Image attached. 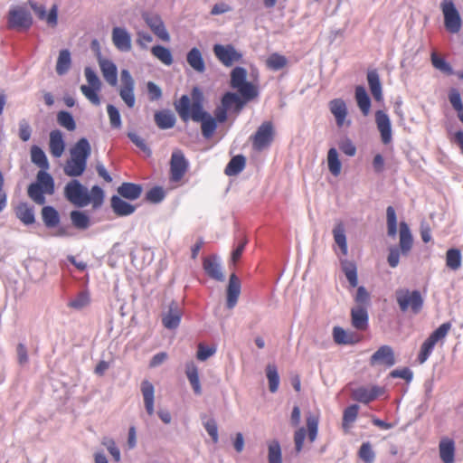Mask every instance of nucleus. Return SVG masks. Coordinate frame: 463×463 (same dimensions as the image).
I'll use <instances>...</instances> for the list:
<instances>
[{
	"label": "nucleus",
	"instance_id": "1",
	"mask_svg": "<svg viewBox=\"0 0 463 463\" xmlns=\"http://www.w3.org/2000/svg\"><path fill=\"white\" fill-rule=\"evenodd\" d=\"M340 264L342 271L344 272L350 288H357L356 293L354 296V299L357 304L356 306L366 307V305H368L370 301V294L364 286L358 287V275L356 264L354 261L349 260L347 259L341 260Z\"/></svg>",
	"mask_w": 463,
	"mask_h": 463
},
{
	"label": "nucleus",
	"instance_id": "2",
	"mask_svg": "<svg viewBox=\"0 0 463 463\" xmlns=\"http://www.w3.org/2000/svg\"><path fill=\"white\" fill-rule=\"evenodd\" d=\"M230 86L246 99H254L259 95L257 86L247 80V71L243 67H235L231 72Z\"/></svg>",
	"mask_w": 463,
	"mask_h": 463
},
{
	"label": "nucleus",
	"instance_id": "3",
	"mask_svg": "<svg viewBox=\"0 0 463 463\" xmlns=\"http://www.w3.org/2000/svg\"><path fill=\"white\" fill-rule=\"evenodd\" d=\"M400 250L396 247H392L389 250V255L387 258L388 264L392 268H396L400 261V254L407 255L412 247V235L409 225L405 222L400 223Z\"/></svg>",
	"mask_w": 463,
	"mask_h": 463
},
{
	"label": "nucleus",
	"instance_id": "4",
	"mask_svg": "<svg viewBox=\"0 0 463 463\" xmlns=\"http://www.w3.org/2000/svg\"><path fill=\"white\" fill-rule=\"evenodd\" d=\"M395 298L402 312L411 311L418 314L423 306V298L419 290H410L408 288H398L395 291Z\"/></svg>",
	"mask_w": 463,
	"mask_h": 463
},
{
	"label": "nucleus",
	"instance_id": "5",
	"mask_svg": "<svg viewBox=\"0 0 463 463\" xmlns=\"http://www.w3.org/2000/svg\"><path fill=\"white\" fill-rule=\"evenodd\" d=\"M451 324L446 322L441 324L436 330H434L430 336L422 343L420 351L418 354V361L420 364H424L433 352L435 345L445 340L449 330Z\"/></svg>",
	"mask_w": 463,
	"mask_h": 463
},
{
	"label": "nucleus",
	"instance_id": "6",
	"mask_svg": "<svg viewBox=\"0 0 463 463\" xmlns=\"http://www.w3.org/2000/svg\"><path fill=\"white\" fill-rule=\"evenodd\" d=\"M307 429L305 427H299L294 433V443L295 449L298 453L302 450L306 435L310 442H314L317 439L318 433V417L314 414H308L306 419Z\"/></svg>",
	"mask_w": 463,
	"mask_h": 463
},
{
	"label": "nucleus",
	"instance_id": "7",
	"mask_svg": "<svg viewBox=\"0 0 463 463\" xmlns=\"http://www.w3.org/2000/svg\"><path fill=\"white\" fill-rule=\"evenodd\" d=\"M64 196L77 207H85L90 204L89 190L77 179H72L66 184Z\"/></svg>",
	"mask_w": 463,
	"mask_h": 463
},
{
	"label": "nucleus",
	"instance_id": "8",
	"mask_svg": "<svg viewBox=\"0 0 463 463\" xmlns=\"http://www.w3.org/2000/svg\"><path fill=\"white\" fill-rule=\"evenodd\" d=\"M33 24L31 14L22 6L11 8L7 17V26L9 29L17 31H27Z\"/></svg>",
	"mask_w": 463,
	"mask_h": 463
},
{
	"label": "nucleus",
	"instance_id": "9",
	"mask_svg": "<svg viewBox=\"0 0 463 463\" xmlns=\"http://www.w3.org/2000/svg\"><path fill=\"white\" fill-rule=\"evenodd\" d=\"M440 5L446 29L451 33H458L462 27V20L454 3L451 0H443Z\"/></svg>",
	"mask_w": 463,
	"mask_h": 463
},
{
	"label": "nucleus",
	"instance_id": "10",
	"mask_svg": "<svg viewBox=\"0 0 463 463\" xmlns=\"http://www.w3.org/2000/svg\"><path fill=\"white\" fill-rule=\"evenodd\" d=\"M121 86L119 88V96L125 104L132 109L136 104L135 98V80L130 72L124 69L120 73Z\"/></svg>",
	"mask_w": 463,
	"mask_h": 463
},
{
	"label": "nucleus",
	"instance_id": "11",
	"mask_svg": "<svg viewBox=\"0 0 463 463\" xmlns=\"http://www.w3.org/2000/svg\"><path fill=\"white\" fill-rule=\"evenodd\" d=\"M189 163L180 149H175L170 160V179L173 182H179L186 173Z\"/></svg>",
	"mask_w": 463,
	"mask_h": 463
},
{
	"label": "nucleus",
	"instance_id": "12",
	"mask_svg": "<svg viewBox=\"0 0 463 463\" xmlns=\"http://www.w3.org/2000/svg\"><path fill=\"white\" fill-rule=\"evenodd\" d=\"M252 146L257 151L268 147L273 139V126L270 121L263 122L252 136Z\"/></svg>",
	"mask_w": 463,
	"mask_h": 463
},
{
	"label": "nucleus",
	"instance_id": "13",
	"mask_svg": "<svg viewBox=\"0 0 463 463\" xmlns=\"http://www.w3.org/2000/svg\"><path fill=\"white\" fill-rule=\"evenodd\" d=\"M370 365H383L385 367H392L396 364L394 352L392 346L384 345L380 346L370 357Z\"/></svg>",
	"mask_w": 463,
	"mask_h": 463
},
{
	"label": "nucleus",
	"instance_id": "14",
	"mask_svg": "<svg viewBox=\"0 0 463 463\" xmlns=\"http://www.w3.org/2000/svg\"><path fill=\"white\" fill-rule=\"evenodd\" d=\"M144 21L151 31L162 41L169 42L170 35L165 26L161 17L156 14L144 13L142 15Z\"/></svg>",
	"mask_w": 463,
	"mask_h": 463
},
{
	"label": "nucleus",
	"instance_id": "15",
	"mask_svg": "<svg viewBox=\"0 0 463 463\" xmlns=\"http://www.w3.org/2000/svg\"><path fill=\"white\" fill-rule=\"evenodd\" d=\"M213 52L217 59L225 66H231L234 61H238L241 58V54L231 44H215L213 46Z\"/></svg>",
	"mask_w": 463,
	"mask_h": 463
},
{
	"label": "nucleus",
	"instance_id": "16",
	"mask_svg": "<svg viewBox=\"0 0 463 463\" xmlns=\"http://www.w3.org/2000/svg\"><path fill=\"white\" fill-rule=\"evenodd\" d=\"M375 123L381 135V140L388 145L392 140V124L389 116L383 110L375 112Z\"/></svg>",
	"mask_w": 463,
	"mask_h": 463
},
{
	"label": "nucleus",
	"instance_id": "17",
	"mask_svg": "<svg viewBox=\"0 0 463 463\" xmlns=\"http://www.w3.org/2000/svg\"><path fill=\"white\" fill-rule=\"evenodd\" d=\"M183 312L177 302L172 301L169 304L168 310L162 315V324L169 330L176 329L182 319Z\"/></svg>",
	"mask_w": 463,
	"mask_h": 463
},
{
	"label": "nucleus",
	"instance_id": "18",
	"mask_svg": "<svg viewBox=\"0 0 463 463\" xmlns=\"http://www.w3.org/2000/svg\"><path fill=\"white\" fill-rule=\"evenodd\" d=\"M203 268L205 273L216 281H224L225 276L222 271L220 258L216 255H211L203 259Z\"/></svg>",
	"mask_w": 463,
	"mask_h": 463
},
{
	"label": "nucleus",
	"instance_id": "19",
	"mask_svg": "<svg viewBox=\"0 0 463 463\" xmlns=\"http://www.w3.org/2000/svg\"><path fill=\"white\" fill-rule=\"evenodd\" d=\"M111 39L115 47L120 52H127L132 48L131 35L125 27H114Z\"/></svg>",
	"mask_w": 463,
	"mask_h": 463
},
{
	"label": "nucleus",
	"instance_id": "20",
	"mask_svg": "<svg viewBox=\"0 0 463 463\" xmlns=\"http://www.w3.org/2000/svg\"><path fill=\"white\" fill-rule=\"evenodd\" d=\"M91 154V146L86 137L80 138L75 145L70 149L71 159L77 160L87 165L88 158Z\"/></svg>",
	"mask_w": 463,
	"mask_h": 463
},
{
	"label": "nucleus",
	"instance_id": "21",
	"mask_svg": "<svg viewBox=\"0 0 463 463\" xmlns=\"http://www.w3.org/2000/svg\"><path fill=\"white\" fill-rule=\"evenodd\" d=\"M91 154V146L86 137L80 138L75 145L70 149L71 159L77 160L87 165L88 158Z\"/></svg>",
	"mask_w": 463,
	"mask_h": 463
},
{
	"label": "nucleus",
	"instance_id": "22",
	"mask_svg": "<svg viewBox=\"0 0 463 463\" xmlns=\"http://www.w3.org/2000/svg\"><path fill=\"white\" fill-rule=\"evenodd\" d=\"M383 392V389L378 386L364 387L361 386L354 389L352 392L353 399L362 402L369 403L375 400Z\"/></svg>",
	"mask_w": 463,
	"mask_h": 463
},
{
	"label": "nucleus",
	"instance_id": "23",
	"mask_svg": "<svg viewBox=\"0 0 463 463\" xmlns=\"http://www.w3.org/2000/svg\"><path fill=\"white\" fill-rule=\"evenodd\" d=\"M192 96L194 102L190 109V118L195 122H200L201 120L205 118L209 115V113L204 111L203 109V94L198 88H194Z\"/></svg>",
	"mask_w": 463,
	"mask_h": 463
},
{
	"label": "nucleus",
	"instance_id": "24",
	"mask_svg": "<svg viewBox=\"0 0 463 463\" xmlns=\"http://www.w3.org/2000/svg\"><path fill=\"white\" fill-rule=\"evenodd\" d=\"M368 312L364 306H355L351 309L352 326L359 331H364L368 327Z\"/></svg>",
	"mask_w": 463,
	"mask_h": 463
},
{
	"label": "nucleus",
	"instance_id": "25",
	"mask_svg": "<svg viewBox=\"0 0 463 463\" xmlns=\"http://www.w3.org/2000/svg\"><path fill=\"white\" fill-rule=\"evenodd\" d=\"M99 64L105 80L110 86H116L118 84V69L116 64L110 60L101 58L99 60Z\"/></svg>",
	"mask_w": 463,
	"mask_h": 463
},
{
	"label": "nucleus",
	"instance_id": "26",
	"mask_svg": "<svg viewBox=\"0 0 463 463\" xmlns=\"http://www.w3.org/2000/svg\"><path fill=\"white\" fill-rule=\"evenodd\" d=\"M240 294L241 282L235 274H232L227 287L226 306L229 309H232L237 305Z\"/></svg>",
	"mask_w": 463,
	"mask_h": 463
},
{
	"label": "nucleus",
	"instance_id": "27",
	"mask_svg": "<svg viewBox=\"0 0 463 463\" xmlns=\"http://www.w3.org/2000/svg\"><path fill=\"white\" fill-rule=\"evenodd\" d=\"M251 99H246L240 94L234 92H226L222 98V105L229 109L239 113L245 106V104Z\"/></svg>",
	"mask_w": 463,
	"mask_h": 463
},
{
	"label": "nucleus",
	"instance_id": "28",
	"mask_svg": "<svg viewBox=\"0 0 463 463\" xmlns=\"http://www.w3.org/2000/svg\"><path fill=\"white\" fill-rule=\"evenodd\" d=\"M333 338L337 345H355L360 341L359 335L353 331H346L341 326L333 328Z\"/></svg>",
	"mask_w": 463,
	"mask_h": 463
},
{
	"label": "nucleus",
	"instance_id": "29",
	"mask_svg": "<svg viewBox=\"0 0 463 463\" xmlns=\"http://www.w3.org/2000/svg\"><path fill=\"white\" fill-rule=\"evenodd\" d=\"M117 192L122 198L134 201L140 197L143 187L138 184L124 182L118 187Z\"/></svg>",
	"mask_w": 463,
	"mask_h": 463
},
{
	"label": "nucleus",
	"instance_id": "30",
	"mask_svg": "<svg viewBox=\"0 0 463 463\" xmlns=\"http://www.w3.org/2000/svg\"><path fill=\"white\" fill-rule=\"evenodd\" d=\"M141 392L144 399L145 409L149 416L155 412V388L154 385L148 381L144 380L141 383Z\"/></svg>",
	"mask_w": 463,
	"mask_h": 463
},
{
	"label": "nucleus",
	"instance_id": "31",
	"mask_svg": "<svg viewBox=\"0 0 463 463\" xmlns=\"http://www.w3.org/2000/svg\"><path fill=\"white\" fill-rule=\"evenodd\" d=\"M439 457L443 463H454L455 442L449 438H442L439 444Z\"/></svg>",
	"mask_w": 463,
	"mask_h": 463
},
{
	"label": "nucleus",
	"instance_id": "32",
	"mask_svg": "<svg viewBox=\"0 0 463 463\" xmlns=\"http://www.w3.org/2000/svg\"><path fill=\"white\" fill-rule=\"evenodd\" d=\"M49 147L51 154L58 158L61 157L65 149V142L62 133L58 130H52L50 133Z\"/></svg>",
	"mask_w": 463,
	"mask_h": 463
},
{
	"label": "nucleus",
	"instance_id": "33",
	"mask_svg": "<svg viewBox=\"0 0 463 463\" xmlns=\"http://www.w3.org/2000/svg\"><path fill=\"white\" fill-rule=\"evenodd\" d=\"M329 109L335 118L337 127H343L347 115L345 102L342 99H335L329 102Z\"/></svg>",
	"mask_w": 463,
	"mask_h": 463
},
{
	"label": "nucleus",
	"instance_id": "34",
	"mask_svg": "<svg viewBox=\"0 0 463 463\" xmlns=\"http://www.w3.org/2000/svg\"><path fill=\"white\" fill-rule=\"evenodd\" d=\"M156 125L160 129L172 128L176 122L175 114L169 109L156 111L154 116Z\"/></svg>",
	"mask_w": 463,
	"mask_h": 463
},
{
	"label": "nucleus",
	"instance_id": "35",
	"mask_svg": "<svg viewBox=\"0 0 463 463\" xmlns=\"http://www.w3.org/2000/svg\"><path fill=\"white\" fill-rule=\"evenodd\" d=\"M111 208L118 216H128L132 214L136 207L129 203L123 200L119 195H113L111 197Z\"/></svg>",
	"mask_w": 463,
	"mask_h": 463
},
{
	"label": "nucleus",
	"instance_id": "36",
	"mask_svg": "<svg viewBox=\"0 0 463 463\" xmlns=\"http://www.w3.org/2000/svg\"><path fill=\"white\" fill-rule=\"evenodd\" d=\"M15 214L24 225H32L35 222L33 207L27 203H20L15 209Z\"/></svg>",
	"mask_w": 463,
	"mask_h": 463
},
{
	"label": "nucleus",
	"instance_id": "37",
	"mask_svg": "<svg viewBox=\"0 0 463 463\" xmlns=\"http://www.w3.org/2000/svg\"><path fill=\"white\" fill-rule=\"evenodd\" d=\"M185 374L196 395L202 393V387L199 379V373L196 364L194 362H188L185 364Z\"/></svg>",
	"mask_w": 463,
	"mask_h": 463
},
{
	"label": "nucleus",
	"instance_id": "38",
	"mask_svg": "<svg viewBox=\"0 0 463 463\" xmlns=\"http://www.w3.org/2000/svg\"><path fill=\"white\" fill-rule=\"evenodd\" d=\"M367 81L371 93L375 100L383 99L382 83L377 71L372 70L367 72Z\"/></svg>",
	"mask_w": 463,
	"mask_h": 463
},
{
	"label": "nucleus",
	"instance_id": "39",
	"mask_svg": "<svg viewBox=\"0 0 463 463\" xmlns=\"http://www.w3.org/2000/svg\"><path fill=\"white\" fill-rule=\"evenodd\" d=\"M355 100L364 116H368L371 109V99L364 86H356Z\"/></svg>",
	"mask_w": 463,
	"mask_h": 463
},
{
	"label": "nucleus",
	"instance_id": "40",
	"mask_svg": "<svg viewBox=\"0 0 463 463\" xmlns=\"http://www.w3.org/2000/svg\"><path fill=\"white\" fill-rule=\"evenodd\" d=\"M186 61L188 64L197 72L203 73L205 71V63L202 56V52L196 47L192 48L187 55Z\"/></svg>",
	"mask_w": 463,
	"mask_h": 463
},
{
	"label": "nucleus",
	"instance_id": "41",
	"mask_svg": "<svg viewBox=\"0 0 463 463\" xmlns=\"http://www.w3.org/2000/svg\"><path fill=\"white\" fill-rule=\"evenodd\" d=\"M40 187L43 188L47 194H53L55 191L54 180L46 170H40L36 175V181Z\"/></svg>",
	"mask_w": 463,
	"mask_h": 463
},
{
	"label": "nucleus",
	"instance_id": "42",
	"mask_svg": "<svg viewBox=\"0 0 463 463\" xmlns=\"http://www.w3.org/2000/svg\"><path fill=\"white\" fill-rule=\"evenodd\" d=\"M72 225L78 230H86L90 226V218L84 212L74 210L70 213Z\"/></svg>",
	"mask_w": 463,
	"mask_h": 463
},
{
	"label": "nucleus",
	"instance_id": "43",
	"mask_svg": "<svg viewBox=\"0 0 463 463\" xmlns=\"http://www.w3.org/2000/svg\"><path fill=\"white\" fill-rule=\"evenodd\" d=\"M87 165L77 160L69 158L63 167V172L70 177L80 176L86 170Z\"/></svg>",
	"mask_w": 463,
	"mask_h": 463
},
{
	"label": "nucleus",
	"instance_id": "44",
	"mask_svg": "<svg viewBox=\"0 0 463 463\" xmlns=\"http://www.w3.org/2000/svg\"><path fill=\"white\" fill-rule=\"evenodd\" d=\"M42 218L47 228H54L60 222L59 213L52 206H44L42 209Z\"/></svg>",
	"mask_w": 463,
	"mask_h": 463
},
{
	"label": "nucleus",
	"instance_id": "45",
	"mask_svg": "<svg viewBox=\"0 0 463 463\" xmlns=\"http://www.w3.org/2000/svg\"><path fill=\"white\" fill-rule=\"evenodd\" d=\"M333 236H334L335 242L338 245L342 253L344 255H346L347 251H348V247H347L345 225L342 222H338L335 224V226L333 229Z\"/></svg>",
	"mask_w": 463,
	"mask_h": 463
},
{
	"label": "nucleus",
	"instance_id": "46",
	"mask_svg": "<svg viewBox=\"0 0 463 463\" xmlns=\"http://www.w3.org/2000/svg\"><path fill=\"white\" fill-rule=\"evenodd\" d=\"M71 64V52L68 49L61 50L59 52L57 63H56V72L58 75L66 74Z\"/></svg>",
	"mask_w": 463,
	"mask_h": 463
},
{
	"label": "nucleus",
	"instance_id": "47",
	"mask_svg": "<svg viewBox=\"0 0 463 463\" xmlns=\"http://www.w3.org/2000/svg\"><path fill=\"white\" fill-rule=\"evenodd\" d=\"M31 160L42 170L49 169V162L44 151L38 146H33L31 148Z\"/></svg>",
	"mask_w": 463,
	"mask_h": 463
},
{
	"label": "nucleus",
	"instance_id": "48",
	"mask_svg": "<svg viewBox=\"0 0 463 463\" xmlns=\"http://www.w3.org/2000/svg\"><path fill=\"white\" fill-rule=\"evenodd\" d=\"M245 157L241 155L233 156L225 167L224 173L229 175H237L245 167Z\"/></svg>",
	"mask_w": 463,
	"mask_h": 463
},
{
	"label": "nucleus",
	"instance_id": "49",
	"mask_svg": "<svg viewBox=\"0 0 463 463\" xmlns=\"http://www.w3.org/2000/svg\"><path fill=\"white\" fill-rule=\"evenodd\" d=\"M327 166L334 176L340 175L342 164L339 160L338 152L335 147H331L327 152Z\"/></svg>",
	"mask_w": 463,
	"mask_h": 463
},
{
	"label": "nucleus",
	"instance_id": "50",
	"mask_svg": "<svg viewBox=\"0 0 463 463\" xmlns=\"http://www.w3.org/2000/svg\"><path fill=\"white\" fill-rule=\"evenodd\" d=\"M266 376L269 382V392L272 393L276 392L279 386V375L275 364H269L266 366Z\"/></svg>",
	"mask_w": 463,
	"mask_h": 463
},
{
	"label": "nucleus",
	"instance_id": "51",
	"mask_svg": "<svg viewBox=\"0 0 463 463\" xmlns=\"http://www.w3.org/2000/svg\"><path fill=\"white\" fill-rule=\"evenodd\" d=\"M191 100L187 95H183L178 101L175 103V108L180 118L184 121L190 118Z\"/></svg>",
	"mask_w": 463,
	"mask_h": 463
},
{
	"label": "nucleus",
	"instance_id": "52",
	"mask_svg": "<svg viewBox=\"0 0 463 463\" xmlns=\"http://www.w3.org/2000/svg\"><path fill=\"white\" fill-rule=\"evenodd\" d=\"M28 196L38 205H43L46 203L44 194H47L45 190L39 186L38 184L32 183L28 186Z\"/></svg>",
	"mask_w": 463,
	"mask_h": 463
},
{
	"label": "nucleus",
	"instance_id": "53",
	"mask_svg": "<svg viewBox=\"0 0 463 463\" xmlns=\"http://www.w3.org/2000/svg\"><path fill=\"white\" fill-rule=\"evenodd\" d=\"M268 460L269 463H282L281 447L277 439L268 442Z\"/></svg>",
	"mask_w": 463,
	"mask_h": 463
},
{
	"label": "nucleus",
	"instance_id": "54",
	"mask_svg": "<svg viewBox=\"0 0 463 463\" xmlns=\"http://www.w3.org/2000/svg\"><path fill=\"white\" fill-rule=\"evenodd\" d=\"M152 54L156 57L165 65H171L173 63V55L171 51L162 45H155L151 48Z\"/></svg>",
	"mask_w": 463,
	"mask_h": 463
},
{
	"label": "nucleus",
	"instance_id": "55",
	"mask_svg": "<svg viewBox=\"0 0 463 463\" xmlns=\"http://www.w3.org/2000/svg\"><path fill=\"white\" fill-rule=\"evenodd\" d=\"M359 406L357 404H352L345 409L343 413V429L346 431L350 428V425L355 421L358 415Z\"/></svg>",
	"mask_w": 463,
	"mask_h": 463
},
{
	"label": "nucleus",
	"instance_id": "56",
	"mask_svg": "<svg viewBox=\"0 0 463 463\" xmlns=\"http://www.w3.org/2000/svg\"><path fill=\"white\" fill-rule=\"evenodd\" d=\"M449 99L452 108L458 112V118L463 124V103L461 96L457 89H451L449 92Z\"/></svg>",
	"mask_w": 463,
	"mask_h": 463
},
{
	"label": "nucleus",
	"instance_id": "57",
	"mask_svg": "<svg viewBox=\"0 0 463 463\" xmlns=\"http://www.w3.org/2000/svg\"><path fill=\"white\" fill-rule=\"evenodd\" d=\"M58 124L67 129L68 131H74L76 129V122L72 115L65 110H61L57 113Z\"/></svg>",
	"mask_w": 463,
	"mask_h": 463
},
{
	"label": "nucleus",
	"instance_id": "58",
	"mask_svg": "<svg viewBox=\"0 0 463 463\" xmlns=\"http://www.w3.org/2000/svg\"><path fill=\"white\" fill-rule=\"evenodd\" d=\"M387 219V234L389 237L394 238L397 234V217L395 210L392 206L386 209Z\"/></svg>",
	"mask_w": 463,
	"mask_h": 463
},
{
	"label": "nucleus",
	"instance_id": "59",
	"mask_svg": "<svg viewBox=\"0 0 463 463\" xmlns=\"http://www.w3.org/2000/svg\"><path fill=\"white\" fill-rule=\"evenodd\" d=\"M446 264L447 266L457 270L461 267V252L458 249H449L446 254Z\"/></svg>",
	"mask_w": 463,
	"mask_h": 463
},
{
	"label": "nucleus",
	"instance_id": "60",
	"mask_svg": "<svg viewBox=\"0 0 463 463\" xmlns=\"http://www.w3.org/2000/svg\"><path fill=\"white\" fill-rule=\"evenodd\" d=\"M431 63L435 69L447 74H453V69L451 65L446 61V60L439 56L436 52L431 53Z\"/></svg>",
	"mask_w": 463,
	"mask_h": 463
},
{
	"label": "nucleus",
	"instance_id": "61",
	"mask_svg": "<svg viewBox=\"0 0 463 463\" xmlns=\"http://www.w3.org/2000/svg\"><path fill=\"white\" fill-rule=\"evenodd\" d=\"M202 123V134L205 138H210L217 128L216 120L209 114L200 121Z\"/></svg>",
	"mask_w": 463,
	"mask_h": 463
},
{
	"label": "nucleus",
	"instance_id": "62",
	"mask_svg": "<svg viewBox=\"0 0 463 463\" xmlns=\"http://www.w3.org/2000/svg\"><path fill=\"white\" fill-rule=\"evenodd\" d=\"M287 63V58L277 52L270 54L267 59V66L273 71L281 70Z\"/></svg>",
	"mask_w": 463,
	"mask_h": 463
},
{
	"label": "nucleus",
	"instance_id": "63",
	"mask_svg": "<svg viewBox=\"0 0 463 463\" xmlns=\"http://www.w3.org/2000/svg\"><path fill=\"white\" fill-rule=\"evenodd\" d=\"M101 89H96V87L81 85L80 91L85 98L93 105L99 106L100 104V98L99 92Z\"/></svg>",
	"mask_w": 463,
	"mask_h": 463
},
{
	"label": "nucleus",
	"instance_id": "64",
	"mask_svg": "<svg viewBox=\"0 0 463 463\" xmlns=\"http://www.w3.org/2000/svg\"><path fill=\"white\" fill-rule=\"evenodd\" d=\"M90 303V294L87 291H80L74 298H72L68 306L74 309H81Z\"/></svg>",
	"mask_w": 463,
	"mask_h": 463
}]
</instances>
